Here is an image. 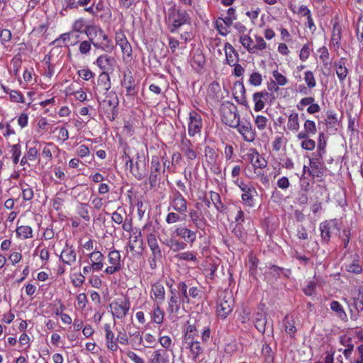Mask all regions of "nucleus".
I'll return each instance as SVG.
<instances>
[{
	"mask_svg": "<svg viewBox=\"0 0 363 363\" xmlns=\"http://www.w3.org/2000/svg\"><path fill=\"white\" fill-rule=\"evenodd\" d=\"M115 40L116 45H118L121 50L123 60L130 59L133 52L132 46L122 29H119L116 32Z\"/></svg>",
	"mask_w": 363,
	"mask_h": 363,
	"instance_id": "15",
	"label": "nucleus"
},
{
	"mask_svg": "<svg viewBox=\"0 0 363 363\" xmlns=\"http://www.w3.org/2000/svg\"><path fill=\"white\" fill-rule=\"evenodd\" d=\"M187 124L189 137L193 138L196 135H201L203 128V119L199 113L191 110L189 113Z\"/></svg>",
	"mask_w": 363,
	"mask_h": 363,
	"instance_id": "14",
	"label": "nucleus"
},
{
	"mask_svg": "<svg viewBox=\"0 0 363 363\" xmlns=\"http://www.w3.org/2000/svg\"><path fill=\"white\" fill-rule=\"evenodd\" d=\"M174 258L178 261H186L197 262L196 253L194 251H185L174 255Z\"/></svg>",
	"mask_w": 363,
	"mask_h": 363,
	"instance_id": "56",
	"label": "nucleus"
},
{
	"mask_svg": "<svg viewBox=\"0 0 363 363\" xmlns=\"http://www.w3.org/2000/svg\"><path fill=\"white\" fill-rule=\"evenodd\" d=\"M164 174V169H162L159 157L153 156L151 160L150 171L148 177V182L151 189L159 186Z\"/></svg>",
	"mask_w": 363,
	"mask_h": 363,
	"instance_id": "11",
	"label": "nucleus"
},
{
	"mask_svg": "<svg viewBox=\"0 0 363 363\" xmlns=\"http://www.w3.org/2000/svg\"><path fill=\"white\" fill-rule=\"evenodd\" d=\"M223 49L225 55V64L233 67L239 62V54L230 43H225Z\"/></svg>",
	"mask_w": 363,
	"mask_h": 363,
	"instance_id": "25",
	"label": "nucleus"
},
{
	"mask_svg": "<svg viewBox=\"0 0 363 363\" xmlns=\"http://www.w3.org/2000/svg\"><path fill=\"white\" fill-rule=\"evenodd\" d=\"M111 220L116 224L122 225V228L124 231L128 233L133 232V220L131 218H129L126 216V211L122 206L118 207L111 214Z\"/></svg>",
	"mask_w": 363,
	"mask_h": 363,
	"instance_id": "13",
	"label": "nucleus"
},
{
	"mask_svg": "<svg viewBox=\"0 0 363 363\" xmlns=\"http://www.w3.org/2000/svg\"><path fill=\"white\" fill-rule=\"evenodd\" d=\"M179 148L187 160H194L199 156L197 147L186 137L185 133L181 135Z\"/></svg>",
	"mask_w": 363,
	"mask_h": 363,
	"instance_id": "12",
	"label": "nucleus"
},
{
	"mask_svg": "<svg viewBox=\"0 0 363 363\" xmlns=\"http://www.w3.org/2000/svg\"><path fill=\"white\" fill-rule=\"evenodd\" d=\"M183 345L189 351V357L194 362H196L197 359L203 353V347L199 340L185 342Z\"/></svg>",
	"mask_w": 363,
	"mask_h": 363,
	"instance_id": "23",
	"label": "nucleus"
},
{
	"mask_svg": "<svg viewBox=\"0 0 363 363\" xmlns=\"http://www.w3.org/2000/svg\"><path fill=\"white\" fill-rule=\"evenodd\" d=\"M113 58L111 56L103 54L97 57L94 64L99 67L103 72H107L112 69Z\"/></svg>",
	"mask_w": 363,
	"mask_h": 363,
	"instance_id": "34",
	"label": "nucleus"
},
{
	"mask_svg": "<svg viewBox=\"0 0 363 363\" xmlns=\"http://www.w3.org/2000/svg\"><path fill=\"white\" fill-rule=\"evenodd\" d=\"M165 294V289L161 281H156L151 285L150 296L154 303H163Z\"/></svg>",
	"mask_w": 363,
	"mask_h": 363,
	"instance_id": "19",
	"label": "nucleus"
},
{
	"mask_svg": "<svg viewBox=\"0 0 363 363\" xmlns=\"http://www.w3.org/2000/svg\"><path fill=\"white\" fill-rule=\"evenodd\" d=\"M107 259L108 266L104 270L106 274L112 275L121 271L123 261L118 250L116 249L110 250L107 255Z\"/></svg>",
	"mask_w": 363,
	"mask_h": 363,
	"instance_id": "10",
	"label": "nucleus"
},
{
	"mask_svg": "<svg viewBox=\"0 0 363 363\" xmlns=\"http://www.w3.org/2000/svg\"><path fill=\"white\" fill-rule=\"evenodd\" d=\"M206 64L204 55L200 50H196L192 57L191 65L194 69L199 71L202 69Z\"/></svg>",
	"mask_w": 363,
	"mask_h": 363,
	"instance_id": "45",
	"label": "nucleus"
},
{
	"mask_svg": "<svg viewBox=\"0 0 363 363\" xmlns=\"http://www.w3.org/2000/svg\"><path fill=\"white\" fill-rule=\"evenodd\" d=\"M160 343L162 350L172 351L174 342L171 336L162 335V330L159 329L157 343Z\"/></svg>",
	"mask_w": 363,
	"mask_h": 363,
	"instance_id": "42",
	"label": "nucleus"
},
{
	"mask_svg": "<svg viewBox=\"0 0 363 363\" xmlns=\"http://www.w3.org/2000/svg\"><path fill=\"white\" fill-rule=\"evenodd\" d=\"M341 344L345 347V349L342 351V353L347 359H350L354 350V345L352 339L347 337H342L340 339Z\"/></svg>",
	"mask_w": 363,
	"mask_h": 363,
	"instance_id": "54",
	"label": "nucleus"
},
{
	"mask_svg": "<svg viewBox=\"0 0 363 363\" xmlns=\"http://www.w3.org/2000/svg\"><path fill=\"white\" fill-rule=\"evenodd\" d=\"M257 191L255 186L250 187L241 194V199L244 206L248 208H253L255 206V197Z\"/></svg>",
	"mask_w": 363,
	"mask_h": 363,
	"instance_id": "29",
	"label": "nucleus"
},
{
	"mask_svg": "<svg viewBox=\"0 0 363 363\" xmlns=\"http://www.w3.org/2000/svg\"><path fill=\"white\" fill-rule=\"evenodd\" d=\"M16 237L18 240H27L33 238V230L30 225H17L16 230Z\"/></svg>",
	"mask_w": 363,
	"mask_h": 363,
	"instance_id": "36",
	"label": "nucleus"
},
{
	"mask_svg": "<svg viewBox=\"0 0 363 363\" xmlns=\"http://www.w3.org/2000/svg\"><path fill=\"white\" fill-rule=\"evenodd\" d=\"M321 241L328 244L333 235H337L340 231L337 220L332 219L322 222L319 225Z\"/></svg>",
	"mask_w": 363,
	"mask_h": 363,
	"instance_id": "7",
	"label": "nucleus"
},
{
	"mask_svg": "<svg viewBox=\"0 0 363 363\" xmlns=\"http://www.w3.org/2000/svg\"><path fill=\"white\" fill-rule=\"evenodd\" d=\"M129 345L135 350H141L143 345V334L136 330L129 332Z\"/></svg>",
	"mask_w": 363,
	"mask_h": 363,
	"instance_id": "33",
	"label": "nucleus"
},
{
	"mask_svg": "<svg viewBox=\"0 0 363 363\" xmlns=\"http://www.w3.org/2000/svg\"><path fill=\"white\" fill-rule=\"evenodd\" d=\"M162 303H153L152 310L149 312L150 323L161 325L164 323L165 312L162 308Z\"/></svg>",
	"mask_w": 363,
	"mask_h": 363,
	"instance_id": "22",
	"label": "nucleus"
},
{
	"mask_svg": "<svg viewBox=\"0 0 363 363\" xmlns=\"http://www.w3.org/2000/svg\"><path fill=\"white\" fill-rule=\"evenodd\" d=\"M177 290L183 303H190L189 293V280L181 281L177 284Z\"/></svg>",
	"mask_w": 363,
	"mask_h": 363,
	"instance_id": "38",
	"label": "nucleus"
},
{
	"mask_svg": "<svg viewBox=\"0 0 363 363\" xmlns=\"http://www.w3.org/2000/svg\"><path fill=\"white\" fill-rule=\"evenodd\" d=\"M4 93L9 94V99L11 102L24 104L26 100L23 93L18 90H13L10 88L1 86Z\"/></svg>",
	"mask_w": 363,
	"mask_h": 363,
	"instance_id": "40",
	"label": "nucleus"
},
{
	"mask_svg": "<svg viewBox=\"0 0 363 363\" xmlns=\"http://www.w3.org/2000/svg\"><path fill=\"white\" fill-rule=\"evenodd\" d=\"M77 254L75 247L66 241L60 255V260L65 264L73 266L77 262Z\"/></svg>",
	"mask_w": 363,
	"mask_h": 363,
	"instance_id": "16",
	"label": "nucleus"
},
{
	"mask_svg": "<svg viewBox=\"0 0 363 363\" xmlns=\"http://www.w3.org/2000/svg\"><path fill=\"white\" fill-rule=\"evenodd\" d=\"M262 355L266 363H274V353L269 343H264L262 348Z\"/></svg>",
	"mask_w": 363,
	"mask_h": 363,
	"instance_id": "58",
	"label": "nucleus"
},
{
	"mask_svg": "<svg viewBox=\"0 0 363 363\" xmlns=\"http://www.w3.org/2000/svg\"><path fill=\"white\" fill-rule=\"evenodd\" d=\"M175 235L184 240V242L192 246L196 240V231L193 230L186 226L178 225L175 228Z\"/></svg>",
	"mask_w": 363,
	"mask_h": 363,
	"instance_id": "18",
	"label": "nucleus"
},
{
	"mask_svg": "<svg viewBox=\"0 0 363 363\" xmlns=\"http://www.w3.org/2000/svg\"><path fill=\"white\" fill-rule=\"evenodd\" d=\"M168 208L186 216V213L188 211V201L180 191L174 189L169 197Z\"/></svg>",
	"mask_w": 363,
	"mask_h": 363,
	"instance_id": "8",
	"label": "nucleus"
},
{
	"mask_svg": "<svg viewBox=\"0 0 363 363\" xmlns=\"http://www.w3.org/2000/svg\"><path fill=\"white\" fill-rule=\"evenodd\" d=\"M294 205H295V199L291 196H287L283 202L282 208L286 213L289 216H292L294 213Z\"/></svg>",
	"mask_w": 363,
	"mask_h": 363,
	"instance_id": "62",
	"label": "nucleus"
},
{
	"mask_svg": "<svg viewBox=\"0 0 363 363\" xmlns=\"http://www.w3.org/2000/svg\"><path fill=\"white\" fill-rule=\"evenodd\" d=\"M77 213L85 221H89V206L87 203L79 202L76 207Z\"/></svg>",
	"mask_w": 363,
	"mask_h": 363,
	"instance_id": "60",
	"label": "nucleus"
},
{
	"mask_svg": "<svg viewBox=\"0 0 363 363\" xmlns=\"http://www.w3.org/2000/svg\"><path fill=\"white\" fill-rule=\"evenodd\" d=\"M85 34L96 49L106 52H111L114 50L113 41L101 27L89 26L86 28Z\"/></svg>",
	"mask_w": 363,
	"mask_h": 363,
	"instance_id": "2",
	"label": "nucleus"
},
{
	"mask_svg": "<svg viewBox=\"0 0 363 363\" xmlns=\"http://www.w3.org/2000/svg\"><path fill=\"white\" fill-rule=\"evenodd\" d=\"M143 348L153 349L157 345L158 338L150 333H145L143 334Z\"/></svg>",
	"mask_w": 363,
	"mask_h": 363,
	"instance_id": "57",
	"label": "nucleus"
},
{
	"mask_svg": "<svg viewBox=\"0 0 363 363\" xmlns=\"http://www.w3.org/2000/svg\"><path fill=\"white\" fill-rule=\"evenodd\" d=\"M111 87V82L109 74L107 72H102L98 77L96 89L100 93L105 94Z\"/></svg>",
	"mask_w": 363,
	"mask_h": 363,
	"instance_id": "30",
	"label": "nucleus"
},
{
	"mask_svg": "<svg viewBox=\"0 0 363 363\" xmlns=\"http://www.w3.org/2000/svg\"><path fill=\"white\" fill-rule=\"evenodd\" d=\"M271 94L267 91H257L252 95L255 103L254 110L256 112L262 111L265 106V102L270 98Z\"/></svg>",
	"mask_w": 363,
	"mask_h": 363,
	"instance_id": "24",
	"label": "nucleus"
},
{
	"mask_svg": "<svg viewBox=\"0 0 363 363\" xmlns=\"http://www.w3.org/2000/svg\"><path fill=\"white\" fill-rule=\"evenodd\" d=\"M349 363H363V345H359L355 352L354 356H351L350 359H347Z\"/></svg>",
	"mask_w": 363,
	"mask_h": 363,
	"instance_id": "64",
	"label": "nucleus"
},
{
	"mask_svg": "<svg viewBox=\"0 0 363 363\" xmlns=\"http://www.w3.org/2000/svg\"><path fill=\"white\" fill-rule=\"evenodd\" d=\"M267 316L263 312H257L255 315V326L261 333L264 334L266 330Z\"/></svg>",
	"mask_w": 363,
	"mask_h": 363,
	"instance_id": "51",
	"label": "nucleus"
},
{
	"mask_svg": "<svg viewBox=\"0 0 363 363\" xmlns=\"http://www.w3.org/2000/svg\"><path fill=\"white\" fill-rule=\"evenodd\" d=\"M239 41L250 53L255 54V50H253L254 42L252 38L249 35H241L240 36Z\"/></svg>",
	"mask_w": 363,
	"mask_h": 363,
	"instance_id": "63",
	"label": "nucleus"
},
{
	"mask_svg": "<svg viewBox=\"0 0 363 363\" xmlns=\"http://www.w3.org/2000/svg\"><path fill=\"white\" fill-rule=\"evenodd\" d=\"M235 128H238V131L245 141L253 142L255 140L256 133L250 122H240Z\"/></svg>",
	"mask_w": 363,
	"mask_h": 363,
	"instance_id": "21",
	"label": "nucleus"
},
{
	"mask_svg": "<svg viewBox=\"0 0 363 363\" xmlns=\"http://www.w3.org/2000/svg\"><path fill=\"white\" fill-rule=\"evenodd\" d=\"M168 352L162 348L153 350L148 358V363H169Z\"/></svg>",
	"mask_w": 363,
	"mask_h": 363,
	"instance_id": "27",
	"label": "nucleus"
},
{
	"mask_svg": "<svg viewBox=\"0 0 363 363\" xmlns=\"http://www.w3.org/2000/svg\"><path fill=\"white\" fill-rule=\"evenodd\" d=\"M182 213L172 211L167 214L164 220L167 224L172 225L185 220L186 216H184L182 217Z\"/></svg>",
	"mask_w": 363,
	"mask_h": 363,
	"instance_id": "61",
	"label": "nucleus"
},
{
	"mask_svg": "<svg viewBox=\"0 0 363 363\" xmlns=\"http://www.w3.org/2000/svg\"><path fill=\"white\" fill-rule=\"evenodd\" d=\"M234 98L240 104H245L246 102V91L245 86L241 82H236L234 84Z\"/></svg>",
	"mask_w": 363,
	"mask_h": 363,
	"instance_id": "41",
	"label": "nucleus"
},
{
	"mask_svg": "<svg viewBox=\"0 0 363 363\" xmlns=\"http://www.w3.org/2000/svg\"><path fill=\"white\" fill-rule=\"evenodd\" d=\"M182 301L180 296L168 298L167 311L169 315H172L173 314L177 315L179 313Z\"/></svg>",
	"mask_w": 363,
	"mask_h": 363,
	"instance_id": "43",
	"label": "nucleus"
},
{
	"mask_svg": "<svg viewBox=\"0 0 363 363\" xmlns=\"http://www.w3.org/2000/svg\"><path fill=\"white\" fill-rule=\"evenodd\" d=\"M283 324L285 331L291 337H294L295 334V318L293 314H288L285 316Z\"/></svg>",
	"mask_w": 363,
	"mask_h": 363,
	"instance_id": "49",
	"label": "nucleus"
},
{
	"mask_svg": "<svg viewBox=\"0 0 363 363\" xmlns=\"http://www.w3.org/2000/svg\"><path fill=\"white\" fill-rule=\"evenodd\" d=\"M345 270L350 273L360 274L362 272V266L360 263V257L357 254L350 257V260L345 264Z\"/></svg>",
	"mask_w": 363,
	"mask_h": 363,
	"instance_id": "28",
	"label": "nucleus"
},
{
	"mask_svg": "<svg viewBox=\"0 0 363 363\" xmlns=\"http://www.w3.org/2000/svg\"><path fill=\"white\" fill-rule=\"evenodd\" d=\"M191 20L189 12L175 4L167 9L164 18L167 29L171 33H177L182 26L190 24Z\"/></svg>",
	"mask_w": 363,
	"mask_h": 363,
	"instance_id": "1",
	"label": "nucleus"
},
{
	"mask_svg": "<svg viewBox=\"0 0 363 363\" xmlns=\"http://www.w3.org/2000/svg\"><path fill=\"white\" fill-rule=\"evenodd\" d=\"M125 165L129 167L130 172L138 180H141L146 174V161L144 155H136L135 158L130 157L124 152Z\"/></svg>",
	"mask_w": 363,
	"mask_h": 363,
	"instance_id": "5",
	"label": "nucleus"
},
{
	"mask_svg": "<svg viewBox=\"0 0 363 363\" xmlns=\"http://www.w3.org/2000/svg\"><path fill=\"white\" fill-rule=\"evenodd\" d=\"M122 86L125 89V96L133 98L138 94V90L135 85V81L130 72L124 74Z\"/></svg>",
	"mask_w": 363,
	"mask_h": 363,
	"instance_id": "20",
	"label": "nucleus"
},
{
	"mask_svg": "<svg viewBox=\"0 0 363 363\" xmlns=\"http://www.w3.org/2000/svg\"><path fill=\"white\" fill-rule=\"evenodd\" d=\"M354 309L357 311V313L353 312L352 309L350 308V318L352 320H356L358 318V313L363 311V296H359L353 299L352 303Z\"/></svg>",
	"mask_w": 363,
	"mask_h": 363,
	"instance_id": "59",
	"label": "nucleus"
},
{
	"mask_svg": "<svg viewBox=\"0 0 363 363\" xmlns=\"http://www.w3.org/2000/svg\"><path fill=\"white\" fill-rule=\"evenodd\" d=\"M130 306V298L127 296L114 298L109 304L113 320H123L129 313Z\"/></svg>",
	"mask_w": 363,
	"mask_h": 363,
	"instance_id": "3",
	"label": "nucleus"
},
{
	"mask_svg": "<svg viewBox=\"0 0 363 363\" xmlns=\"http://www.w3.org/2000/svg\"><path fill=\"white\" fill-rule=\"evenodd\" d=\"M41 143L38 140L33 141L30 145H27L26 158L29 159L30 161H35L40 155L39 152L41 150Z\"/></svg>",
	"mask_w": 363,
	"mask_h": 363,
	"instance_id": "35",
	"label": "nucleus"
},
{
	"mask_svg": "<svg viewBox=\"0 0 363 363\" xmlns=\"http://www.w3.org/2000/svg\"><path fill=\"white\" fill-rule=\"evenodd\" d=\"M147 245L151 251V255L155 258H162V251L155 234H149L146 236Z\"/></svg>",
	"mask_w": 363,
	"mask_h": 363,
	"instance_id": "31",
	"label": "nucleus"
},
{
	"mask_svg": "<svg viewBox=\"0 0 363 363\" xmlns=\"http://www.w3.org/2000/svg\"><path fill=\"white\" fill-rule=\"evenodd\" d=\"M222 122L230 128H236L240 123V114L238 107L230 101H225L220 106Z\"/></svg>",
	"mask_w": 363,
	"mask_h": 363,
	"instance_id": "4",
	"label": "nucleus"
},
{
	"mask_svg": "<svg viewBox=\"0 0 363 363\" xmlns=\"http://www.w3.org/2000/svg\"><path fill=\"white\" fill-rule=\"evenodd\" d=\"M189 217L194 225L199 229H203L206 225V220L201 217L199 213L196 210H191Z\"/></svg>",
	"mask_w": 363,
	"mask_h": 363,
	"instance_id": "50",
	"label": "nucleus"
},
{
	"mask_svg": "<svg viewBox=\"0 0 363 363\" xmlns=\"http://www.w3.org/2000/svg\"><path fill=\"white\" fill-rule=\"evenodd\" d=\"M234 299L230 293L220 294L216 304V314L221 319H225L233 311Z\"/></svg>",
	"mask_w": 363,
	"mask_h": 363,
	"instance_id": "6",
	"label": "nucleus"
},
{
	"mask_svg": "<svg viewBox=\"0 0 363 363\" xmlns=\"http://www.w3.org/2000/svg\"><path fill=\"white\" fill-rule=\"evenodd\" d=\"M105 345L107 349L113 352L118 350L119 346L114 333L105 335Z\"/></svg>",
	"mask_w": 363,
	"mask_h": 363,
	"instance_id": "55",
	"label": "nucleus"
},
{
	"mask_svg": "<svg viewBox=\"0 0 363 363\" xmlns=\"http://www.w3.org/2000/svg\"><path fill=\"white\" fill-rule=\"evenodd\" d=\"M198 335L199 332L196 326L194 324H189L184 331L182 342L185 343L194 340H198Z\"/></svg>",
	"mask_w": 363,
	"mask_h": 363,
	"instance_id": "44",
	"label": "nucleus"
},
{
	"mask_svg": "<svg viewBox=\"0 0 363 363\" xmlns=\"http://www.w3.org/2000/svg\"><path fill=\"white\" fill-rule=\"evenodd\" d=\"M87 257L90 259V263L95 267V269L101 271L104 267V256L103 253L96 249L87 254Z\"/></svg>",
	"mask_w": 363,
	"mask_h": 363,
	"instance_id": "32",
	"label": "nucleus"
},
{
	"mask_svg": "<svg viewBox=\"0 0 363 363\" xmlns=\"http://www.w3.org/2000/svg\"><path fill=\"white\" fill-rule=\"evenodd\" d=\"M245 159L252 164L253 168H266L267 166V161L255 148H250L245 155Z\"/></svg>",
	"mask_w": 363,
	"mask_h": 363,
	"instance_id": "17",
	"label": "nucleus"
},
{
	"mask_svg": "<svg viewBox=\"0 0 363 363\" xmlns=\"http://www.w3.org/2000/svg\"><path fill=\"white\" fill-rule=\"evenodd\" d=\"M330 309L336 313V315L342 321L347 322L348 318L347 315L342 306V305L337 301H333L330 304Z\"/></svg>",
	"mask_w": 363,
	"mask_h": 363,
	"instance_id": "52",
	"label": "nucleus"
},
{
	"mask_svg": "<svg viewBox=\"0 0 363 363\" xmlns=\"http://www.w3.org/2000/svg\"><path fill=\"white\" fill-rule=\"evenodd\" d=\"M118 98L115 91H109L101 103V107L107 116L114 120L118 114Z\"/></svg>",
	"mask_w": 363,
	"mask_h": 363,
	"instance_id": "9",
	"label": "nucleus"
},
{
	"mask_svg": "<svg viewBox=\"0 0 363 363\" xmlns=\"http://www.w3.org/2000/svg\"><path fill=\"white\" fill-rule=\"evenodd\" d=\"M67 192L65 191H58L52 200V207L56 211H62L65 205Z\"/></svg>",
	"mask_w": 363,
	"mask_h": 363,
	"instance_id": "46",
	"label": "nucleus"
},
{
	"mask_svg": "<svg viewBox=\"0 0 363 363\" xmlns=\"http://www.w3.org/2000/svg\"><path fill=\"white\" fill-rule=\"evenodd\" d=\"M298 15L299 17L304 18V23L307 25V26L311 30H315V26L313 23L311 11L308 9V8L306 6H300Z\"/></svg>",
	"mask_w": 363,
	"mask_h": 363,
	"instance_id": "37",
	"label": "nucleus"
},
{
	"mask_svg": "<svg viewBox=\"0 0 363 363\" xmlns=\"http://www.w3.org/2000/svg\"><path fill=\"white\" fill-rule=\"evenodd\" d=\"M19 187L21 190L23 201L25 202L32 201L34 197L33 187L23 180L20 181Z\"/></svg>",
	"mask_w": 363,
	"mask_h": 363,
	"instance_id": "39",
	"label": "nucleus"
},
{
	"mask_svg": "<svg viewBox=\"0 0 363 363\" xmlns=\"http://www.w3.org/2000/svg\"><path fill=\"white\" fill-rule=\"evenodd\" d=\"M205 292L203 287L199 283L194 284L189 280V293L190 303H196L201 301Z\"/></svg>",
	"mask_w": 363,
	"mask_h": 363,
	"instance_id": "26",
	"label": "nucleus"
},
{
	"mask_svg": "<svg viewBox=\"0 0 363 363\" xmlns=\"http://www.w3.org/2000/svg\"><path fill=\"white\" fill-rule=\"evenodd\" d=\"M346 59L341 58L338 62L335 63L337 76L340 82H343L348 74V69L345 66Z\"/></svg>",
	"mask_w": 363,
	"mask_h": 363,
	"instance_id": "47",
	"label": "nucleus"
},
{
	"mask_svg": "<svg viewBox=\"0 0 363 363\" xmlns=\"http://www.w3.org/2000/svg\"><path fill=\"white\" fill-rule=\"evenodd\" d=\"M164 244L169 247L173 252H179L186 249L187 243L184 241H179L178 240L171 238L166 240Z\"/></svg>",
	"mask_w": 363,
	"mask_h": 363,
	"instance_id": "53",
	"label": "nucleus"
},
{
	"mask_svg": "<svg viewBox=\"0 0 363 363\" xmlns=\"http://www.w3.org/2000/svg\"><path fill=\"white\" fill-rule=\"evenodd\" d=\"M210 196V199L212 201L215 208L219 213H223L226 209L225 205L222 202L220 195L213 191H210L208 192Z\"/></svg>",
	"mask_w": 363,
	"mask_h": 363,
	"instance_id": "48",
	"label": "nucleus"
}]
</instances>
